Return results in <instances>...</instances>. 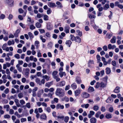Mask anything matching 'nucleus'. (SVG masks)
Masks as SVG:
<instances>
[{
    "label": "nucleus",
    "instance_id": "obj_1",
    "mask_svg": "<svg viewBox=\"0 0 123 123\" xmlns=\"http://www.w3.org/2000/svg\"><path fill=\"white\" fill-rule=\"evenodd\" d=\"M55 95L60 97H62L65 95V93L64 90L61 88H58L55 92Z\"/></svg>",
    "mask_w": 123,
    "mask_h": 123
},
{
    "label": "nucleus",
    "instance_id": "obj_2",
    "mask_svg": "<svg viewBox=\"0 0 123 123\" xmlns=\"http://www.w3.org/2000/svg\"><path fill=\"white\" fill-rule=\"evenodd\" d=\"M23 72L25 74L26 76H28L30 70L29 68L24 69L23 70Z\"/></svg>",
    "mask_w": 123,
    "mask_h": 123
},
{
    "label": "nucleus",
    "instance_id": "obj_3",
    "mask_svg": "<svg viewBox=\"0 0 123 123\" xmlns=\"http://www.w3.org/2000/svg\"><path fill=\"white\" fill-rule=\"evenodd\" d=\"M89 94L87 92H83L82 95V97L84 98H87L89 97Z\"/></svg>",
    "mask_w": 123,
    "mask_h": 123
},
{
    "label": "nucleus",
    "instance_id": "obj_4",
    "mask_svg": "<svg viewBox=\"0 0 123 123\" xmlns=\"http://www.w3.org/2000/svg\"><path fill=\"white\" fill-rule=\"evenodd\" d=\"M82 90L80 89H78L74 91L75 95V96H78L79 95L80 93Z\"/></svg>",
    "mask_w": 123,
    "mask_h": 123
},
{
    "label": "nucleus",
    "instance_id": "obj_5",
    "mask_svg": "<svg viewBox=\"0 0 123 123\" xmlns=\"http://www.w3.org/2000/svg\"><path fill=\"white\" fill-rule=\"evenodd\" d=\"M48 6L50 7H53L56 6L55 4L51 2H49L47 4Z\"/></svg>",
    "mask_w": 123,
    "mask_h": 123
},
{
    "label": "nucleus",
    "instance_id": "obj_6",
    "mask_svg": "<svg viewBox=\"0 0 123 123\" xmlns=\"http://www.w3.org/2000/svg\"><path fill=\"white\" fill-rule=\"evenodd\" d=\"M76 81L78 84H80L82 83L81 78L79 76H77L76 78Z\"/></svg>",
    "mask_w": 123,
    "mask_h": 123
},
{
    "label": "nucleus",
    "instance_id": "obj_7",
    "mask_svg": "<svg viewBox=\"0 0 123 123\" xmlns=\"http://www.w3.org/2000/svg\"><path fill=\"white\" fill-rule=\"evenodd\" d=\"M34 113L36 114V118L37 119L39 117L40 114L38 112L37 108H36L35 109L34 111Z\"/></svg>",
    "mask_w": 123,
    "mask_h": 123
},
{
    "label": "nucleus",
    "instance_id": "obj_8",
    "mask_svg": "<svg viewBox=\"0 0 123 123\" xmlns=\"http://www.w3.org/2000/svg\"><path fill=\"white\" fill-rule=\"evenodd\" d=\"M90 121L91 123H96L97 119L93 117L90 119Z\"/></svg>",
    "mask_w": 123,
    "mask_h": 123
},
{
    "label": "nucleus",
    "instance_id": "obj_9",
    "mask_svg": "<svg viewBox=\"0 0 123 123\" xmlns=\"http://www.w3.org/2000/svg\"><path fill=\"white\" fill-rule=\"evenodd\" d=\"M6 2L9 5L12 6L13 5V1L12 0H6Z\"/></svg>",
    "mask_w": 123,
    "mask_h": 123
},
{
    "label": "nucleus",
    "instance_id": "obj_10",
    "mask_svg": "<svg viewBox=\"0 0 123 123\" xmlns=\"http://www.w3.org/2000/svg\"><path fill=\"white\" fill-rule=\"evenodd\" d=\"M97 7L98 9V10L99 12L103 10V8L101 6V4H99L97 5Z\"/></svg>",
    "mask_w": 123,
    "mask_h": 123
},
{
    "label": "nucleus",
    "instance_id": "obj_11",
    "mask_svg": "<svg viewBox=\"0 0 123 123\" xmlns=\"http://www.w3.org/2000/svg\"><path fill=\"white\" fill-rule=\"evenodd\" d=\"M95 112L93 111H90L89 112V113L88 114V117L89 118H90L93 116L95 114Z\"/></svg>",
    "mask_w": 123,
    "mask_h": 123
},
{
    "label": "nucleus",
    "instance_id": "obj_12",
    "mask_svg": "<svg viewBox=\"0 0 123 123\" xmlns=\"http://www.w3.org/2000/svg\"><path fill=\"white\" fill-rule=\"evenodd\" d=\"M56 108L57 109H62L64 108V106L63 105H61L60 104H58L57 105Z\"/></svg>",
    "mask_w": 123,
    "mask_h": 123
},
{
    "label": "nucleus",
    "instance_id": "obj_13",
    "mask_svg": "<svg viewBox=\"0 0 123 123\" xmlns=\"http://www.w3.org/2000/svg\"><path fill=\"white\" fill-rule=\"evenodd\" d=\"M69 27L68 25H66L65 27L64 31L66 33H68L69 32Z\"/></svg>",
    "mask_w": 123,
    "mask_h": 123
},
{
    "label": "nucleus",
    "instance_id": "obj_14",
    "mask_svg": "<svg viewBox=\"0 0 123 123\" xmlns=\"http://www.w3.org/2000/svg\"><path fill=\"white\" fill-rule=\"evenodd\" d=\"M120 88L118 87H116L115 89L114 90V92L116 93H119L120 92Z\"/></svg>",
    "mask_w": 123,
    "mask_h": 123
},
{
    "label": "nucleus",
    "instance_id": "obj_15",
    "mask_svg": "<svg viewBox=\"0 0 123 123\" xmlns=\"http://www.w3.org/2000/svg\"><path fill=\"white\" fill-rule=\"evenodd\" d=\"M53 81L47 82L45 84V86L48 87H49L53 84Z\"/></svg>",
    "mask_w": 123,
    "mask_h": 123
},
{
    "label": "nucleus",
    "instance_id": "obj_16",
    "mask_svg": "<svg viewBox=\"0 0 123 123\" xmlns=\"http://www.w3.org/2000/svg\"><path fill=\"white\" fill-rule=\"evenodd\" d=\"M57 73L58 72L56 71H54L53 72L52 74L54 78H56V76H58L57 75Z\"/></svg>",
    "mask_w": 123,
    "mask_h": 123
},
{
    "label": "nucleus",
    "instance_id": "obj_17",
    "mask_svg": "<svg viewBox=\"0 0 123 123\" xmlns=\"http://www.w3.org/2000/svg\"><path fill=\"white\" fill-rule=\"evenodd\" d=\"M40 118L42 119L46 120L47 119L46 115L45 113L42 114L40 115Z\"/></svg>",
    "mask_w": 123,
    "mask_h": 123
},
{
    "label": "nucleus",
    "instance_id": "obj_18",
    "mask_svg": "<svg viewBox=\"0 0 123 123\" xmlns=\"http://www.w3.org/2000/svg\"><path fill=\"white\" fill-rule=\"evenodd\" d=\"M71 87L73 90L76 89L77 88V85L75 83H73V84H72L71 85Z\"/></svg>",
    "mask_w": 123,
    "mask_h": 123
},
{
    "label": "nucleus",
    "instance_id": "obj_19",
    "mask_svg": "<svg viewBox=\"0 0 123 123\" xmlns=\"http://www.w3.org/2000/svg\"><path fill=\"white\" fill-rule=\"evenodd\" d=\"M39 42L38 41H35L34 44L36 46V49H38L39 48Z\"/></svg>",
    "mask_w": 123,
    "mask_h": 123
},
{
    "label": "nucleus",
    "instance_id": "obj_20",
    "mask_svg": "<svg viewBox=\"0 0 123 123\" xmlns=\"http://www.w3.org/2000/svg\"><path fill=\"white\" fill-rule=\"evenodd\" d=\"M75 41L79 43H80L81 42L80 38L78 36H77L75 37Z\"/></svg>",
    "mask_w": 123,
    "mask_h": 123
},
{
    "label": "nucleus",
    "instance_id": "obj_21",
    "mask_svg": "<svg viewBox=\"0 0 123 123\" xmlns=\"http://www.w3.org/2000/svg\"><path fill=\"white\" fill-rule=\"evenodd\" d=\"M72 43V42L70 40H67L66 42V44L69 47H70V45Z\"/></svg>",
    "mask_w": 123,
    "mask_h": 123
},
{
    "label": "nucleus",
    "instance_id": "obj_22",
    "mask_svg": "<svg viewBox=\"0 0 123 123\" xmlns=\"http://www.w3.org/2000/svg\"><path fill=\"white\" fill-rule=\"evenodd\" d=\"M65 84V82L64 81H62L57 83V85L60 86H62Z\"/></svg>",
    "mask_w": 123,
    "mask_h": 123
},
{
    "label": "nucleus",
    "instance_id": "obj_23",
    "mask_svg": "<svg viewBox=\"0 0 123 123\" xmlns=\"http://www.w3.org/2000/svg\"><path fill=\"white\" fill-rule=\"evenodd\" d=\"M59 75L62 78L63 76H65L66 75V74L65 72H60L59 73Z\"/></svg>",
    "mask_w": 123,
    "mask_h": 123
},
{
    "label": "nucleus",
    "instance_id": "obj_24",
    "mask_svg": "<svg viewBox=\"0 0 123 123\" xmlns=\"http://www.w3.org/2000/svg\"><path fill=\"white\" fill-rule=\"evenodd\" d=\"M113 100L110 97H109L106 100V102L108 103H111L113 102Z\"/></svg>",
    "mask_w": 123,
    "mask_h": 123
},
{
    "label": "nucleus",
    "instance_id": "obj_25",
    "mask_svg": "<svg viewBox=\"0 0 123 123\" xmlns=\"http://www.w3.org/2000/svg\"><path fill=\"white\" fill-rule=\"evenodd\" d=\"M14 42L13 40H12V41L11 40H9L7 42V44L9 46H10L12 44L13 45L14 43Z\"/></svg>",
    "mask_w": 123,
    "mask_h": 123
},
{
    "label": "nucleus",
    "instance_id": "obj_26",
    "mask_svg": "<svg viewBox=\"0 0 123 123\" xmlns=\"http://www.w3.org/2000/svg\"><path fill=\"white\" fill-rule=\"evenodd\" d=\"M105 70V72L107 74H110L111 72V70L110 68L108 67H107L106 68Z\"/></svg>",
    "mask_w": 123,
    "mask_h": 123
},
{
    "label": "nucleus",
    "instance_id": "obj_27",
    "mask_svg": "<svg viewBox=\"0 0 123 123\" xmlns=\"http://www.w3.org/2000/svg\"><path fill=\"white\" fill-rule=\"evenodd\" d=\"M56 4L58 6V7L59 8H61L63 6L61 3L59 1H57Z\"/></svg>",
    "mask_w": 123,
    "mask_h": 123
},
{
    "label": "nucleus",
    "instance_id": "obj_28",
    "mask_svg": "<svg viewBox=\"0 0 123 123\" xmlns=\"http://www.w3.org/2000/svg\"><path fill=\"white\" fill-rule=\"evenodd\" d=\"M89 106V104H84L81 105V107L84 108H85L86 109Z\"/></svg>",
    "mask_w": 123,
    "mask_h": 123
},
{
    "label": "nucleus",
    "instance_id": "obj_29",
    "mask_svg": "<svg viewBox=\"0 0 123 123\" xmlns=\"http://www.w3.org/2000/svg\"><path fill=\"white\" fill-rule=\"evenodd\" d=\"M106 83H104L101 82L100 83V87L102 88H104L106 87Z\"/></svg>",
    "mask_w": 123,
    "mask_h": 123
},
{
    "label": "nucleus",
    "instance_id": "obj_30",
    "mask_svg": "<svg viewBox=\"0 0 123 123\" xmlns=\"http://www.w3.org/2000/svg\"><path fill=\"white\" fill-rule=\"evenodd\" d=\"M62 100L63 101H65L66 102H68L69 99V98L65 96L62 98Z\"/></svg>",
    "mask_w": 123,
    "mask_h": 123
},
{
    "label": "nucleus",
    "instance_id": "obj_31",
    "mask_svg": "<svg viewBox=\"0 0 123 123\" xmlns=\"http://www.w3.org/2000/svg\"><path fill=\"white\" fill-rule=\"evenodd\" d=\"M116 41V37L115 36L113 37L112 39L111 40V42L113 43H115Z\"/></svg>",
    "mask_w": 123,
    "mask_h": 123
},
{
    "label": "nucleus",
    "instance_id": "obj_32",
    "mask_svg": "<svg viewBox=\"0 0 123 123\" xmlns=\"http://www.w3.org/2000/svg\"><path fill=\"white\" fill-rule=\"evenodd\" d=\"M43 79H46L47 81H49L50 79V77L46 75L43 76Z\"/></svg>",
    "mask_w": 123,
    "mask_h": 123
},
{
    "label": "nucleus",
    "instance_id": "obj_33",
    "mask_svg": "<svg viewBox=\"0 0 123 123\" xmlns=\"http://www.w3.org/2000/svg\"><path fill=\"white\" fill-rule=\"evenodd\" d=\"M53 46V43L51 42H49L48 44V48L49 49L51 48Z\"/></svg>",
    "mask_w": 123,
    "mask_h": 123
},
{
    "label": "nucleus",
    "instance_id": "obj_34",
    "mask_svg": "<svg viewBox=\"0 0 123 123\" xmlns=\"http://www.w3.org/2000/svg\"><path fill=\"white\" fill-rule=\"evenodd\" d=\"M109 7L110 6L109 4H105L104 6L103 9L104 10H106L109 8Z\"/></svg>",
    "mask_w": 123,
    "mask_h": 123
},
{
    "label": "nucleus",
    "instance_id": "obj_35",
    "mask_svg": "<svg viewBox=\"0 0 123 123\" xmlns=\"http://www.w3.org/2000/svg\"><path fill=\"white\" fill-rule=\"evenodd\" d=\"M40 39L42 40V42L43 43H45V42L46 40L45 38H43V36L42 35H40Z\"/></svg>",
    "mask_w": 123,
    "mask_h": 123
},
{
    "label": "nucleus",
    "instance_id": "obj_36",
    "mask_svg": "<svg viewBox=\"0 0 123 123\" xmlns=\"http://www.w3.org/2000/svg\"><path fill=\"white\" fill-rule=\"evenodd\" d=\"M28 35L29 36L30 38L31 39H32L34 37V36L33 34L30 32H29L28 33Z\"/></svg>",
    "mask_w": 123,
    "mask_h": 123
},
{
    "label": "nucleus",
    "instance_id": "obj_37",
    "mask_svg": "<svg viewBox=\"0 0 123 123\" xmlns=\"http://www.w3.org/2000/svg\"><path fill=\"white\" fill-rule=\"evenodd\" d=\"M101 114V112L100 111H98L96 114L95 115V117H96L98 118L99 117V116Z\"/></svg>",
    "mask_w": 123,
    "mask_h": 123
},
{
    "label": "nucleus",
    "instance_id": "obj_38",
    "mask_svg": "<svg viewBox=\"0 0 123 123\" xmlns=\"http://www.w3.org/2000/svg\"><path fill=\"white\" fill-rule=\"evenodd\" d=\"M36 26L38 28H39L41 27V25L39 22H37L36 24Z\"/></svg>",
    "mask_w": 123,
    "mask_h": 123
},
{
    "label": "nucleus",
    "instance_id": "obj_39",
    "mask_svg": "<svg viewBox=\"0 0 123 123\" xmlns=\"http://www.w3.org/2000/svg\"><path fill=\"white\" fill-rule=\"evenodd\" d=\"M35 81L37 84H38L39 85H41V81L38 78H36L35 80Z\"/></svg>",
    "mask_w": 123,
    "mask_h": 123
},
{
    "label": "nucleus",
    "instance_id": "obj_40",
    "mask_svg": "<svg viewBox=\"0 0 123 123\" xmlns=\"http://www.w3.org/2000/svg\"><path fill=\"white\" fill-rule=\"evenodd\" d=\"M43 19L45 21L48 20H49V17L47 15H43Z\"/></svg>",
    "mask_w": 123,
    "mask_h": 123
},
{
    "label": "nucleus",
    "instance_id": "obj_41",
    "mask_svg": "<svg viewBox=\"0 0 123 123\" xmlns=\"http://www.w3.org/2000/svg\"><path fill=\"white\" fill-rule=\"evenodd\" d=\"M9 106L8 105H5L4 106L3 108H4L6 109V111H8L9 110Z\"/></svg>",
    "mask_w": 123,
    "mask_h": 123
},
{
    "label": "nucleus",
    "instance_id": "obj_42",
    "mask_svg": "<svg viewBox=\"0 0 123 123\" xmlns=\"http://www.w3.org/2000/svg\"><path fill=\"white\" fill-rule=\"evenodd\" d=\"M88 90L89 92H92L94 91V89L93 87L90 86L88 88Z\"/></svg>",
    "mask_w": 123,
    "mask_h": 123
},
{
    "label": "nucleus",
    "instance_id": "obj_43",
    "mask_svg": "<svg viewBox=\"0 0 123 123\" xmlns=\"http://www.w3.org/2000/svg\"><path fill=\"white\" fill-rule=\"evenodd\" d=\"M96 58L97 60V63H99L101 61L100 57L99 55H96Z\"/></svg>",
    "mask_w": 123,
    "mask_h": 123
},
{
    "label": "nucleus",
    "instance_id": "obj_44",
    "mask_svg": "<svg viewBox=\"0 0 123 123\" xmlns=\"http://www.w3.org/2000/svg\"><path fill=\"white\" fill-rule=\"evenodd\" d=\"M99 108V107L97 105H94L93 108V110L96 111L98 110Z\"/></svg>",
    "mask_w": 123,
    "mask_h": 123
},
{
    "label": "nucleus",
    "instance_id": "obj_45",
    "mask_svg": "<svg viewBox=\"0 0 123 123\" xmlns=\"http://www.w3.org/2000/svg\"><path fill=\"white\" fill-rule=\"evenodd\" d=\"M69 119V117H68L67 116L65 117L64 118V121L66 123L68 122Z\"/></svg>",
    "mask_w": 123,
    "mask_h": 123
},
{
    "label": "nucleus",
    "instance_id": "obj_46",
    "mask_svg": "<svg viewBox=\"0 0 123 123\" xmlns=\"http://www.w3.org/2000/svg\"><path fill=\"white\" fill-rule=\"evenodd\" d=\"M71 38L70 39L72 41H75V37L73 35H70Z\"/></svg>",
    "mask_w": 123,
    "mask_h": 123
},
{
    "label": "nucleus",
    "instance_id": "obj_47",
    "mask_svg": "<svg viewBox=\"0 0 123 123\" xmlns=\"http://www.w3.org/2000/svg\"><path fill=\"white\" fill-rule=\"evenodd\" d=\"M45 110L48 113H50L51 111V109L49 107H47L46 109H45Z\"/></svg>",
    "mask_w": 123,
    "mask_h": 123
},
{
    "label": "nucleus",
    "instance_id": "obj_48",
    "mask_svg": "<svg viewBox=\"0 0 123 123\" xmlns=\"http://www.w3.org/2000/svg\"><path fill=\"white\" fill-rule=\"evenodd\" d=\"M94 61L93 60H90L89 61L88 63V65L89 66H90L91 65V64H94Z\"/></svg>",
    "mask_w": 123,
    "mask_h": 123
},
{
    "label": "nucleus",
    "instance_id": "obj_49",
    "mask_svg": "<svg viewBox=\"0 0 123 123\" xmlns=\"http://www.w3.org/2000/svg\"><path fill=\"white\" fill-rule=\"evenodd\" d=\"M53 94L50 92L48 93V97H49L50 98L52 99L53 98Z\"/></svg>",
    "mask_w": 123,
    "mask_h": 123
},
{
    "label": "nucleus",
    "instance_id": "obj_50",
    "mask_svg": "<svg viewBox=\"0 0 123 123\" xmlns=\"http://www.w3.org/2000/svg\"><path fill=\"white\" fill-rule=\"evenodd\" d=\"M2 107L1 106L0 107V113L1 114H3L4 113V111L2 110Z\"/></svg>",
    "mask_w": 123,
    "mask_h": 123
},
{
    "label": "nucleus",
    "instance_id": "obj_51",
    "mask_svg": "<svg viewBox=\"0 0 123 123\" xmlns=\"http://www.w3.org/2000/svg\"><path fill=\"white\" fill-rule=\"evenodd\" d=\"M7 44L6 43H5L3 44L2 47V48L3 49V50H5V49H6L7 47Z\"/></svg>",
    "mask_w": 123,
    "mask_h": 123
},
{
    "label": "nucleus",
    "instance_id": "obj_52",
    "mask_svg": "<svg viewBox=\"0 0 123 123\" xmlns=\"http://www.w3.org/2000/svg\"><path fill=\"white\" fill-rule=\"evenodd\" d=\"M14 115L16 116L18 118H20L21 117L20 115L18 113L17 111H16L15 112Z\"/></svg>",
    "mask_w": 123,
    "mask_h": 123
},
{
    "label": "nucleus",
    "instance_id": "obj_53",
    "mask_svg": "<svg viewBox=\"0 0 123 123\" xmlns=\"http://www.w3.org/2000/svg\"><path fill=\"white\" fill-rule=\"evenodd\" d=\"M5 17V16L3 14H2L0 16V19H4Z\"/></svg>",
    "mask_w": 123,
    "mask_h": 123
},
{
    "label": "nucleus",
    "instance_id": "obj_54",
    "mask_svg": "<svg viewBox=\"0 0 123 123\" xmlns=\"http://www.w3.org/2000/svg\"><path fill=\"white\" fill-rule=\"evenodd\" d=\"M27 21L31 22V23H33L34 22V21L33 20L31 21V18L29 17H28Z\"/></svg>",
    "mask_w": 123,
    "mask_h": 123
},
{
    "label": "nucleus",
    "instance_id": "obj_55",
    "mask_svg": "<svg viewBox=\"0 0 123 123\" xmlns=\"http://www.w3.org/2000/svg\"><path fill=\"white\" fill-rule=\"evenodd\" d=\"M38 109V111L39 113H41L43 111L42 108L41 107L39 108Z\"/></svg>",
    "mask_w": 123,
    "mask_h": 123
},
{
    "label": "nucleus",
    "instance_id": "obj_56",
    "mask_svg": "<svg viewBox=\"0 0 123 123\" xmlns=\"http://www.w3.org/2000/svg\"><path fill=\"white\" fill-rule=\"evenodd\" d=\"M99 87H100V83L99 82H97L96 83V84L95 86V87L98 88Z\"/></svg>",
    "mask_w": 123,
    "mask_h": 123
},
{
    "label": "nucleus",
    "instance_id": "obj_57",
    "mask_svg": "<svg viewBox=\"0 0 123 123\" xmlns=\"http://www.w3.org/2000/svg\"><path fill=\"white\" fill-rule=\"evenodd\" d=\"M40 50H39L37 53V56L38 57H41L42 56L41 53L40 52Z\"/></svg>",
    "mask_w": 123,
    "mask_h": 123
},
{
    "label": "nucleus",
    "instance_id": "obj_58",
    "mask_svg": "<svg viewBox=\"0 0 123 123\" xmlns=\"http://www.w3.org/2000/svg\"><path fill=\"white\" fill-rule=\"evenodd\" d=\"M111 63L112 65L114 66H116V62L115 61H112Z\"/></svg>",
    "mask_w": 123,
    "mask_h": 123
},
{
    "label": "nucleus",
    "instance_id": "obj_59",
    "mask_svg": "<svg viewBox=\"0 0 123 123\" xmlns=\"http://www.w3.org/2000/svg\"><path fill=\"white\" fill-rule=\"evenodd\" d=\"M106 117L107 118L109 119L111 118V114H108L106 115Z\"/></svg>",
    "mask_w": 123,
    "mask_h": 123
},
{
    "label": "nucleus",
    "instance_id": "obj_60",
    "mask_svg": "<svg viewBox=\"0 0 123 123\" xmlns=\"http://www.w3.org/2000/svg\"><path fill=\"white\" fill-rule=\"evenodd\" d=\"M45 35L48 38H49L51 36L50 33L49 32H47L46 33Z\"/></svg>",
    "mask_w": 123,
    "mask_h": 123
},
{
    "label": "nucleus",
    "instance_id": "obj_61",
    "mask_svg": "<svg viewBox=\"0 0 123 123\" xmlns=\"http://www.w3.org/2000/svg\"><path fill=\"white\" fill-rule=\"evenodd\" d=\"M35 28V27L33 25H31L30 26V29L31 30H33Z\"/></svg>",
    "mask_w": 123,
    "mask_h": 123
},
{
    "label": "nucleus",
    "instance_id": "obj_62",
    "mask_svg": "<svg viewBox=\"0 0 123 123\" xmlns=\"http://www.w3.org/2000/svg\"><path fill=\"white\" fill-rule=\"evenodd\" d=\"M26 106L28 108H31L30 103H27L26 105Z\"/></svg>",
    "mask_w": 123,
    "mask_h": 123
},
{
    "label": "nucleus",
    "instance_id": "obj_63",
    "mask_svg": "<svg viewBox=\"0 0 123 123\" xmlns=\"http://www.w3.org/2000/svg\"><path fill=\"white\" fill-rule=\"evenodd\" d=\"M4 117L5 118H9L10 117L9 115L6 114L4 116Z\"/></svg>",
    "mask_w": 123,
    "mask_h": 123
},
{
    "label": "nucleus",
    "instance_id": "obj_64",
    "mask_svg": "<svg viewBox=\"0 0 123 123\" xmlns=\"http://www.w3.org/2000/svg\"><path fill=\"white\" fill-rule=\"evenodd\" d=\"M15 69V68L14 67L12 66L10 67V70L12 72H13L14 69Z\"/></svg>",
    "mask_w": 123,
    "mask_h": 123
}]
</instances>
